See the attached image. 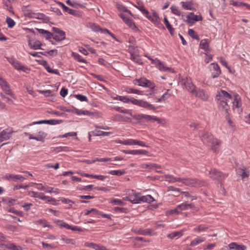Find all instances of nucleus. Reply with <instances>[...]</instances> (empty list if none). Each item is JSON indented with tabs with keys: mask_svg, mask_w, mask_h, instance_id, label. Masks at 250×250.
I'll return each instance as SVG.
<instances>
[{
	"mask_svg": "<svg viewBox=\"0 0 250 250\" xmlns=\"http://www.w3.org/2000/svg\"><path fill=\"white\" fill-rule=\"evenodd\" d=\"M208 229V227L204 225H200L194 229V230L196 231H204Z\"/></svg>",
	"mask_w": 250,
	"mask_h": 250,
	"instance_id": "55",
	"label": "nucleus"
},
{
	"mask_svg": "<svg viewBox=\"0 0 250 250\" xmlns=\"http://www.w3.org/2000/svg\"><path fill=\"white\" fill-rule=\"evenodd\" d=\"M36 29L38 32L40 34L42 35L43 37L46 40L51 39L52 37L53 38V33H51L50 32L43 29L37 28Z\"/></svg>",
	"mask_w": 250,
	"mask_h": 250,
	"instance_id": "21",
	"label": "nucleus"
},
{
	"mask_svg": "<svg viewBox=\"0 0 250 250\" xmlns=\"http://www.w3.org/2000/svg\"><path fill=\"white\" fill-rule=\"evenodd\" d=\"M52 151H55L57 152L61 151H67L69 150V147L67 146H58L56 147H52Z\"/></svg>",
	"mask_w": 250,
	"mask_h": 250,
	"instance_id": "44",
	"label": "nucleus"
},
{
	"mask_svg": "<svg viewBox=\"0 0 250 250\" xmlns=\"http://www.w3.org/2000/svg\"><path fill=\"white\" fill-rule=\"evenodd\" d=\"M113 108L121 113H125L131 115V112L128 109H122L119 106H114Z\"/></svg>",
	"mask_w": 250,
	"mask_h": 250,
	"instance_id": "51",
	"label": "nucleus"
},
{
	"mask_svg": "<svg viewBox=\"0 0 250 250\" xmlns=\"http://www.w3.org/2000/svg\"><path fill=\"white\" fill-rule=\"evenodd\" d=\"M11 64L15 69L18 70L22 71L24 72H27L29 70V69L27 67L22 65L18 61L13 60L11 62Z\"/></svg>",
	"mask_w": 250,
	"mask_h": 250,
	"instance_id": "15",
	"label": "nucleus"
},
{
	"mask_svg": "<svg viewBox=\"0 0 250 250\" xmlns=\"http://www.w3.org/2000/svg\"><path fill=\"white\" fill-rule=\"evenodd\" d=\"M90 28L93 31L100 32L104 34H108L113 39L116 40L115 36L107 29L102 28L99 25H96L95 23L91 24L90 25Z\"/></svg>",
	"mask_w": 250,
	"mask_h": 250,
	"instance_id": "9",
	"label": "nucleus"
},
{
	"mask_svg": "<svg viewBox=\"0 0 250 250\" xmlns=\"http://www.w3.org/2000/svg\"><path fill=\"white\" fill-rule=\"evenodd\" d=\"M110 203L114 205H119L121 206H124L125 204V203L121 200L118 199H112Z\"/></svg>",
	"mask_w": 250,
	"mask_h": 250,
	"instance_id": "62",
	"label": "nucleus"
},
{
	"mask_svg": "<svg viewBox=\"0 0 250 250\" xmlns=\"http://www.w3.org/2000/svg\"><path fill=\"white\" fill-rule=\"evenodd\" d=\"M57 224L60 227V228H65L67 229H71V226L63 222L62 221L58 220L57 222Z\"/></svg>",
	"mask_w": 250,
	"mask_h": 250,
	"instance_id": "48",
	"label": "nucleus"
},
{
	"mask_svg": "<svg viewBox=\"0 0 250 250\" xmlns=\"http://www.w3.org/2000/svg\"><path fill=\"white\" fill-rule=\"evenodd\" d=\"M200 47L205 50H207L208 47V40L207 39L202 40L200 43Z\"/></svg>",
	"mask_w": 250,
	"mask_h": 250,
	"instance_id": "39",
	"label": "nucleus"
},
{
	"mask_svg": "<svg viewBox=\"0 0 250 250\" xmlns=\"http://www.w3.org/2000/svg\"><path fill=\"white\" fill-rule=\"evenodd\" d=\"M181 182L185 185L195 187L205 186L207 184L205 181L196 178H182Z\"/></svg>",
	"mask_w": 250,
	"mask_h": 250,
	"instance_id": "3",
	"label": "nucleus"
},
{
	"mask_svg": "<svg viewBox=\"0 0 250 250\" xmlns=\"http://www.w3.org/2000/svg\"><path fill=\"white\" fill-rule=\"evenodd\" d=\"M183 234L182 232L181 231H175L172 233L169 234L167 237L170 239H173L177 236H181Z\"/></svg>",
	"mask_w": 250,
	"mask_h": 250,
	"instance_id": "54",
	"label": "nucleus"
},
{
	"mask_svg": "<svg viewBox=\"0 0 250 250\" xmlns=\"http://www.w3.org/2000/svg\"><path fill=\"white\" fill-rule=\"evenodd\" d=\"M2 246H4V247L8 249L11 250H21V248L20 247H17L14 244L12 243H8L6 245H2Z\"/></svg>",
	"mask_w": 250,
	"mask_h": 250,
	"instance_id": "42",
	"label": "nucleus"
},
{
	"mask_svg": "<svg viewBox=\"0 0 250 250\" xmlns=\"http://www.w3.org/2000/svg\"><path fill=\"white\" fill-rule=\"evenodd\" d=\"M126 91L128 93H134V94H142V91H141L138 89L131 88H127Z\"/></svg>",
	"mask_w": 250,
	"mask_h": 250,
	"instance_id": "61",
	"label": "nucleus"
},
{
	"mask_svg": "<svg viewBox=\"0 0 250 250\" xmlns=\"http://www.w3.org/2000/svg\"><path fill=\"white\" fill-rule=\"evenodd\" d=\"M4 178L8 181H13L14 182H22L26 178L21 175H15L13 174H6Z\"/></svg>",
	"mask_w": 250,
	"mask_h": 250,
	"instance_id": "11",
	"label": "nucleus"
},
{
	"mask_svg": "<svg viewBox=\"0 0 250 250\" xmlns=\"http://www.w3.org/2000/svg\"><path fill=\"white\" fill-rule=\"evenodd\" d=\"M138 9L144 14L146 18L149 15L148 11L143 6H139L137 7Z\"/></svg>",
	"mask_w": 250,
	"mask_h": 250,
	"instance_id": "59",
	"label": "nucleus"
},
{
	"mask_svg": "<svg viewBox=\"0 0 250 250\" xmlns=\"http://www.w3.org/2000/svg\"><path fill=\"white\" fill-rule=\"evenodd\" d=\"M39 92L46 97L52 95L53 93V92L50 90H39Z\"/></svg>",
	"mask_w": 250,
	"mask_h": 250,
	"instance_id": "63",
	"label": "nucleus"
},
{
	"mask_svg": "<svg viewBox=\"0 0 250 250\" xmlns=\"http://www.w3.org/2000/svg\"><path fill=\"white\" fill-rule=\"evenodd\" d=\"M132 192H133V190H132ZM139 194L140 193H133L132 194H129L128 196L123 198V199L129 201L133 204H138V199L139 198Z\"/></svg>",
	"mask_w": 250,
	"mask_h": 250,
	"instance_id": "16",
	"label": "nucleus"
},
{
	"mask_svg": "<svg viewBox=\"0 0 250 250\" xmlns=\"http://www.w3.org/2000/svg\"><path fill=\"white\" fill-rule=\"evenodd\" d=\"M140 106L146 108L149 110H155L156 109V108L152 104L143 100H141V101Z\"/></svg>",
	"mask_w": 250,
	"mask_h": 250,
	"instance_id": "27",
	"label": "nucleus"
},
{
	"mask_svg": "<svg viewBox=\"0 0 250 250\" xmlns=\"http://www.w3.org/2000/svg\"><path fill=\"white\" fill-rule=\"evenodd\" d=\"M133 83L135 84H137L139 86L150 88L151 90L155 87L154 83L145 78H141L139 79L134 80L133 81Z\"/></svg>",
	"mask_w": 250,
	"mask_h": 250,
	"instance_id": "4",
	"label": "nucleus"
},
{
	"mask_svg": "<svg viewBox=\"0 0 250 250\" xmlns=\"http://www.w3.org/2000/svg\"><path fill=\"white\" fill-rule=\"evenodd\" d=\"M2 89L5 92L6 94L10 96L13 98H15L14 94L13 93L9 84L5 85V86L2 87Z\"/></svg>",
	"mask_w": 250,
	"mask_h": 250,
	"instance_id": "34",
	"label": "nucleus"
},
{
	"mask_svg": "<svg viewBox=\"0 0 250 250\" xmlns=\"http://www.w3.org/2000/svg\"><path fill=\"white\" fill-rule=\"evenodd\" d=\"M6 21L9 28H12L15 25V22L11 18L7 17Z\"/></svg>",
	"mask_w": 250,
	"mask_h": 250,
	"instance_id": "58",
	"label": "nucleus"
},
{
	"mask_svg": "<svg viewBox=\"0 0 250 250\" xmlns=\"http://www.w3.org/2000/svg\"><path fill=\"white\" fill-rule=\"evenodd\" d=\"M53 31V39L57 42H61L65 39V33L60 29L53 27L52 28Z\"/></svg>",
	"mask_w": 250,
	"mask_h": 250,
	"instance_id": "5",
	"label": "nucleus"
},
{
	"mask_svg": "<svg viewBox=\"0 0 250 250\" xmlns=\"http://www.w3.org/2000/svg\"><path fill=\"white\" fill-rule=\"evenodd\" d=\"M206 239L203 237H198L193 240H192L190 244V246L191 247L195 246L200 244L201 242L205 241Z\"/></svg>",
	"mask_w": 250,
	"mask_h": 250,
	"instance_id": "35",
	"label": "nucleus"
},
{
	"mask_svg": "<svg viewBox=\"0 0 250 250\" xmlns=\"http://www.w3.org/2000/svg\"><path fill=\"white\" fill-rule=\"evenodd\" d=\"M35 19L41 20L45 22H48L49 21L50 18L46 16L43 13H36Z\"/></svg>",
	"mask_w": 250,
	"mask_h": 250,
	"instance_id": "29",
	"label": "nucleus"
},
{
	"mask_svg": "<svg viewBox=\"0 0 250 250\" xmlns=\"http://www.w3.org/2000/svg\"><path fill=\"white\" fill-rule=\"evenodd\" d=\"M236 170L237 174L241 176L242 179L248 178L249 172L247 171L246 167L244 166H241L240 167H238Z\"/></svg>",
	"mask_w": 250,
	"mask_h": 250,
	"instance_id": "14",
	"label": "nucleus"
},
{
	"mask_svg": "<svg viewBox=\"0 0 250 250\" xmlns=\"http://www.w3.org/2000/svg\"><path fill=\"white\" fill-rule=\"evenodd\" d=\"M141 167L143 168L152 169L154 168H160L161 166L155 164H143L142 165Z\"/></svg>",
	"mask_w": 250,
	"mask_h": 250,
	"instance_id": "38",
	"label": "nucleus"
},
{
	"mask_svg": "<svg viewBox=\"0 0 250 250\" xmlns=\"http://www.w3.org/2000/svg\"><path fill=\"white\" fill-rule=\"evenodd\" d=\"M181 4H182V7L186 10H192L193 8L192 7V3L191 2H181Z\"/></svg>",
	"mask_w": 250,
	"mask_h": 250,
	"instance_id": "40",
	"label": "nucleus"
},
{
	"mask_svg": "<svg viewBox=\"0 0 250 250\" xmlns=\"http://www.w3.org/2000/svg\"><path fill=\"white\" fill-rule=\"evenodd\" d=\"M135 233L140 235H151V231L149 229H139L133 230Z\"/></svg>",
	"mask_w": 250,
	"mask_h": 250,
	"instance_id": "28",
	"label": "nucleus"
},
{
	"mask_svg": "<svg viewBox=\"0 0 250 250\" xmlns=\"http://www.w3.org/2000/svg\"><path fill=\"white\" fill-rule=\"evenodd\" d=\"M164 22L166 25L167 29H168L171 35H173L174 32V29L172 27L171 25L167 19L165 17L164 19Z\"/></svg>",
	"mask_w": 250,
	"mask_h": 250,
	"instance_id": "31",
	"label": "nucleus"
},
{
	"mask_svg": "<svg viewBox=\"0 0 250 250\" xmlns=\"http://www.w3.org/2000/svg\"><path fill=\"white\" fill-rule=\"evenodd\" d=\"M43 65H44L45 69L46 70V71L48 72H49L50 73L55 74L58 75H60V72H59V71L57 69H52L50 67V66L48 65L47 62L45 61L44 62Z\"/></svg>",
	"mask_w": 250,
	"mask_h": 250,
	"instance_id": "30",
	"label": "nucleus"
},
{
	"mask_svg": "<svg viewBox=\"0 0 250 250\" xmlns=\"http://www.w3.org/2000/svg\"><path fill=\"white\" fill-rule=\"evenodd\" d=\"M138 204L141 202H146L148 203H152L154 201V198L150 195H147L146 196H142L140 197L138 199Z\"/></svg>",
	"mask_w": 250,
	"mask_h": 250,
	"instance_id": "22",
	"label": "nucleus"
},
{
	"mask_svg": "<svg viewBox=\"0 0 250 250\" xmlns=\"http://www.w3.org/2000/svg\"><path fill=\"white\" fill-rule=\"evenodd\" d=\"M33 184L37 185L39 186L37 188L39 190L44 191L46 192L51 193L53 191V188L52 187H48L47 186H43L42 184H37L35 183H32Z\"/></svg>",
	"mask_w": 250,
	"mask_h": 250,
	"instance_id": "23",
	"label": "nucleus"
},
{
	"mask_svg": "<svg viewBox=\"0 0 250 250\" xmlns=\"http://www.w3.org/2000/svg\"><path fill=\"white\" fill-rule=\"evenodd\" d=\"M199 134L203 143L206 145H210V142L213 138L212 136L209 133L204 131H200Z\"/></svg>",
	"mask_w": 250,
	"mask_h": 250,
	"instance_id": "12",
	"label": "nucleus"
},
{
	"mask_svg": "<svg viewBox=\"0 0 250 250\" xmlns=\"http://www.w3.org/2000/svg\"><path fill=\"white\" fill-rule=\"evenodd\" d=\"M246 247L243 245H238L235 243H231L229 245V248L221 250H246Z\"/></svg>",
	"mask_w": 250,
	"mask_h": 250,
	"instance_id": "19",
	"label": "nucleus"
},
{
	"mask_svg": "<svg viewBox=\"0 0 250 250\" xmlns=\"http://www.w3.org/2000/svg\"><path fill=\"white\" fill-rule=\"evenodd\" d=\"M221 142L216 138H213L210 142V145H208L210 146L212 150V151L216 153H218L219 152V146Z\"/></svg>",
	"mask_w": 250,
	"mask_h": 250,
	"instance_id": "17",
	"label": "nucleus"
},
{
	"mask_svg": "<svg viewBox=\"0 0 250 250\" xmlns=\"http://www.w3.org/2000/svg\"><path fill=\"white\" fill-rule=\"evenodd\" d=\"M188 34L190 37H191L193 39H196L197 40H199V39H200L199 36L196 34V33L195 32V31L192 29H188Z\"/></svg>",
	"mask_w": 250,
	"mask_h": 250,
	"instance_id": "50",
	"label": "nucleus"
},
{
	"mask_svg": "<svg viewBox=\"0 0 250 250\" xmlns=\"http://www.w3.org/2000/svg\"><path fill=\"white\" fill-rule=\"evenodd\" d=\"M130 59L138 64L142 63L141 59L140 56L137 54V53L130 55Z\"/></svg>",
	"mask_w": 250,
	"mask_h": 250,
	"instance_id": "36",
	"label": "nucleus"
},
{
	"mask_svg": "<svg viewBox=\"0 0 250 250\" xmlns=\"http://www.w3.org/2000/svg\"><path fill=\"white\" fill-rule=\"evenodd\" d=\"M122 151L125 154L132 155H146L148 153V151L145 150H123Z\"/></svg>",
	"mask_w": 250,
	"mask_h": 250,
	"instance_id": "18",
	"label": "nucleus"
},
{
	"mask_svg": "<svg viewBox=\"0 0 250 250\" xmlns=\"http://www.w3.org/2000/svg\"><path fill=\"white\" fill-rule=\"evenodd\" d=\"M61 240L63 241L67 244L75 245L76 243L75 240L74 239L68 238L64 235L61 236Z\"/></svg>",
	"mask_w": 250,
	"mask_h": 250,
	"instance_id": "41",
	"label": "nucleus"
},
{
	"mask_svg": "<svg viewBox=\"0 0 250 250\" xmlns=\"http://www.w3.org/2000/svg\"><path fill=\"white\" fill-rule=\"evenodd\" d=\"M180 83L183 88L186 89L190 93L192 89L193 90L196 87L193 84L191 79L188 77L182 79L180 81Z\"/></svg>",
	"mask_w": 250,
	"mask_h": 250,
	"instance_id": "6",
	"label": "nucleus"
},
{
	"mask_svg": "<svg viewBox=\"0 0 250 250\" xmlns=\"http://www.w3.org/2000/svg\"><path fill=\"white\" fill-rule=\"evenodd\" d=\"M233 107L237 108V111L238 112H242V108L241 107L242 104L241 101V98L239 96V95L238 94L235 93L233 95Z\"/></svg>",
	"mask_w": 250,
	"mask_h": 250,
	"instance_id": "13",
	"label": "nucleus"
},
{
	"mask_svg": "<svg viewBox=\"0 0 250 250\" xmlns=\"http://www.w3.org/2000/svg\"><path fill=\"white\" fill-rule=\"evenodd\" d=\"M117 99L125 103L130 102V99L127 96H118Z\"/></svg>",
	"mask_w": 250,
	"mask_h": 250,
	"instance_id": "64",
	"label": "nucleus"
},
{
	"mask_svg": "<svg viewBox=\"0 0 250 250\" xmlns=\"http://www.w3.org/2000/svg\"><path fill=\"white\" fill-rule=\"evenodd\" d=\"M157 65L159 66V68L161 71H167L171 70L170 68L167 67L166 66H165L161 61L160 63H158Z\"/></svg>",
	"mask_w": 250,
	"mask_h": 250,
	"instance_id": "57",
	"label": "nucleus"
},
{
	"mask_svg": "<svg viewBox=\"0 0 250 250\" xmlns=\"http://www.w3.org/2000/svg\"><path fill=\"white\" fill-rule=\"evenodd\" d=\"M12 132H8V129H4L0 133V143L8 140L12 134Z\"/></svg>",
	"mask_w": 250,
	"mask_h": 250,
	"instance_id": "20",
	"label": "nucleus"
},
{
	"mask_svg": "<svg viewBox=\"0 0 250 250\" xmlns=\"http://www.w3.org/2000/svg\"><path fill=\"white\" fill-rule=\"evenodd\" d=\"M138 49L137 46L133 45H129L128 47V51L130 55L137 53Z\"/></svg>",
	"mask_w": 250,
	"mask_h": 250,
	"instance_id": "56",
	"label": "nucleus"
},
{
	"mask_svg": "<svg viewBox=\"0 0 250 250\" xmlns=\"http://www.w3.org/2000/svg\"><path fill=\"white\" fill-rule=\"evenodd\" d=\"M108 173L113 175L121 176L125 173V170H114L108 172Z\"/></svg>",
	"mask_w": 250,
	"mask_h": 250,
	"instance_id": "45",
	"label": "nucleus"
},
{
	"mask_svg": "<svg viewBox=\"0 0 250 250\" xmlns=\"http://www.w3.org/2000/svg\"><path fill=\"white\" fill-rule=\"evenodd\" d=\"M209 70L213 79L217 78L221 73L219 66L216 63H212L209 65Z\"/></svg>",
	"mask_w": 250,
	"mask_h": 250,
	"instance_id": "8",
	"label": "nucleus"
},
{
	"mask_svg": "<svg viewBox=\"0 0 250 250\" xmlns=\"http://www.w3.org/2000/svg\"><path fill=\"white\" fill-rule=\"evenodd\" d=\"M143 118L145 119L146 121H152L154 122L156 121L159 124L161 123V121L160 120V119L155 116H150V115L144 114Z\"/></svg>",
	"mask_w": 250,
	"mask_h": 250,
	"instance_id": "33",
	"label": "nucleus"
},
{
	"mask_svg": "<svg viewBox=\"0 0 250 250\" xmlns=\"http://www.w3.org/2000/svg\"><path fill=\"white\" fill-rule=\"evenodd\" d=\"M57 224L60 227V228H65L67 229H71V226L63 222L62 221L58 220L57 222Z\"/></svg>",
	"mask_w": 250,
	"mask_h": 250,
	"instance_id": "49",
	"label": "nucleus"
},
{
	"mask_svg": "<svg viewBox=\"0 0 250 250\" xmlns=\"http://www.w3.org/2000/svg\"><path fill=\"white\" fill-rule=\"evenodd\" d=\"M47 133L42 131L40 130L38 131V135L37 136L38 141H40L42 142V143L44 142L45 138L47 136Z\"/></svg>",
	"mask_w": 250,
	"mask_h": 250,
	"instance_id": "32",
	"label": "nucleus"
},
{
	"mask_svg": "<svg viewBox=\"0 0 250 250\" xmlns=\"http://www.w3.org/2000/svg\"><path fill=\"white\" fill-rule=\"evenodd\" d=\"M191 93L196 97L206 101L208 100V96L206 91L203 89H198L196 87L191 91Z\"/></svg>",
	"mask_w": 250,
	"mask_h": 250,
	"instance_id": "7",
	"label": "nucleus"
},
{
	"mask_svg": "<svg viewBox=\"0 0 250 250\" xmlns=\"http://www.w3.org/2000/svg\"><path fill=\"white\" fill-rule=\"evenodd\" d=\"M22 11L24 12V15L25 17L29 18H35L36 13L32 12L31 10L25 9H22Z\"/></svg>",
	"mask_w": 250,
	"mask_h": 250,
	"instance_id": "37",
	"label": "nucleus"
},
{
	"mask_svg": "<svg viewBox=\"0 0 250 250\" xmlns=\"http://www.w3.org/2000/svg\"><path fill=\"white\" fill-rule=\"evenodd\" d=\"M170 9L171 10V12L174 14V15H176L177 16H180L181 15V12L179 10L178 7H177L176 6H174V5H172L171 6V7H170Z\"/></svg>",
	"mask_w": 250,
	"mask_h": 250,
	"instance_id": "60",
	"label": "nucleus"
},
{
	"mask_svg": "<svg viewBox=\"0 0 250 250\" xmlns=\"http://www.w3.org/2000/svg\"><path fill=\"white\" fill-rule=\"evenodd\" d=\"M8 212H12L14 213L16 215H17L18 216H23V213L21 211H19L18 210L15 209L14 208H9L7 209Z\"/></svg>",
	"mask_w": 250,
	"mask_h": 250,
	"instance_id": "53",
	"label": "nucleus"
},
{
	"mask_svg": "<svg viewBox=\"0 0 250 250\" xmlns=\"http://www.w3.org/2000/svg\"><path fill=\"white\" fill-rule=\"evenodd\" d=\"M28 45L31 49L36 50L41 48L42 43L39 41H33L30 40L28 42Z\"/></svg>",
	"mask_w": 250,
	"mask_h": 250,
	"instance_id": "24",
	"label": "nucleus"
},
{
	"mask_svg": "<svg viewBox=\"0 0 250 250\" xmlns=\"http://www.w3.org/2000/svg\"><path fill=\"white\" fill-rule=\"evenodd\" d=\"M187 18L188 20L193 21H201L203 20L202 17L200 15H195L193 13H190L187 16Z\"/></svg>",
	"mask_w": 250,
	"mask_h": 250,
	"instance_id": "25",
	"label": "nucleus"
},
{
	"mask_svg": "<svg viewBox=\"0 0 250 250\" xmlns=\"http://www.w3.org/2000/svg\"><path fill=\"white\" fill-rule=\"evenodd\" d=\"M193 205L192 204H182L178 206V208H179L180 211L183 210L188 209V208H192Z\"/></svg>",
	"mask_w": 250,
	"mask_h": 250,
	"instance_id": "46",
	"label": "nucleus"
},
{
	"mask_svg": "<svg viewBox=\"0 0 250 250\" xmlns=\"http://www.w3.org/2000/svg\"><path fill=\"white\" fill-rule=\"evenodd\" d=\"M57 224L60 227V228H65L67 229H71V226L63 222L62 221L58 220L57 222Z\"/></svg>",
	"mask_w": 250,
	"mask_h": 250,
	"instance_id": "47",
	"label": "nucleus"
},
{
	"mask_svg": "<svg viewBox=\"0 0 250 250\" xmlns=\"http://www.w3.org/2000/svg\"><path fill=\"white\" fill-rule=\"evenodd\" d=\"M166 181L169 182L175 183L176 182H181L182 178L174 177L171 175H165L164 176Z\"/></svg>",
	"mask_w": 250,
	"mask_h": 250,
	"instance_id": "26",
	"label": "nucleus"
},
{
	"mask_svg": "<svg viewBox=\"0 0 250 250\" xmlns=\"http://www.w3.org/2000/svg\"><path fill=\"white\" fill-rule=\"evenodd\" d=\"M232 96L224 90L217 91L216 95V100L219 110L225 113H228L230 109L228 101L232 99Z\"/></svg>",
	"mask_w": 250,
	"mask_h": 250,
	"instance_id": "1",
	"label": "nucleus"
},
{
	"mask_svg": "<svg viewBox=\"0 0 250 250\" xmlns=\"http://www.w3.org/2000/svg\"><path fill=\"white\" fill-rule=\"evenodd\" d=\"M126 24L134 31L136 32L138 31V29L136 26L135 23L131 20L130 19L127 21Z\"/></svg>",
	"mask_w": 250,
	"mask_h": 250,
	"instance_id": "43",
	"label": "nucleus"
},
{
	"mask_svg": "<svg viewBox=\"0 0 250 250\" xmlns=\"http://www.w3.org/2000/svg\"><path fill=\"white\" fill-rule=\"evenodd\" d=\"M209 174L212 180L220 184L221 187L222 186V181L228 176V174L223 173L215 168L211 169L209 171Z\"/></svg>",
	"mask_w": 250,
	"mask_h": 250,
	"instance_id": "2",
	"label": "nucleus"
},
{
	"mask_svg": "<svg viewBox=\"0 0 250 250\" xmlns=\"http://www.w3.org/2000/svg\"><path fill=\"white\" fill-rule=\"evenodd\" d=\"M62 122V121L61 120H41L37 122H34L32 123L27 125V126H31L34 125L36 124H49L50 125H55L57 124H61Z\"/></svg>",
	"mask_w": 250,
	"mask_h": 250,
	"instance_id": "10",
	"label": "nucleus"
},
{
	"mask_svg": "<svg viewBox=\"0 0 250 250\" xmlns=\"http://www.w3.org/2000/svg\"><path fill=\"white\" fill-rule=\"evenodd\" d=\"M72 55L74 58L78 62L86 63V61L83 59L82 57L79 54L73 52Z\"/></svg>",
	"mask_w": 250,
	"mask_h": 250,
	"instance_id": "52",
	"label": "nucleus"
}]
</instances>
